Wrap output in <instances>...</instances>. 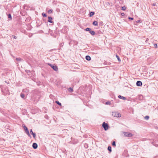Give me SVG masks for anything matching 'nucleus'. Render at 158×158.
<instances>
[{
  "mask_svg": "<svg viewBox=\"0 0 158 158\" xmlns=\"http://www.w3.org/2000/svg\"><path fill=\"white\" fill-rule=\"evenodd\" d=\"M93 24L94 25L97 26L98 25V22L97 21H94L93 23Z\"/></svg>",
  "mask_w": 158,
  "mask_h": 158,
  "instance_id": "nucleus-15",
  "label": "nucleus"
},
{
  "mask_svg": "<svg viewBox=\"0 0 158 158\" xmlns=\"http://www.w3.org/2000/svg\"><path fill=\"white\" fill-rule=\"evenodd\" d=\"M112 145L113 146H116V143L115 141H113L112 143Z\"/></svg>",
  "mask_w": 158,
  "mask_h": 158,
  "instance_id": "nucleus-22",
  "label": "nucleus"
},
{
  "mask_svg": "<svg viewBox=\"0 0 158 158\" xmlns=\"http://www.w3.org/2000/svg\"><path fill=\"white\" fill-rule=\"evenodd\" d=\"M126 9V7L125 6L122 7V8L121 9L122 10H124Z\"/></svg>",
  "mask_w": 158,
  "mask_h": 158,
  "instance_id": "nucleus-26",
  "label": "nucleus"
},
{
  "mask_svg": "<svg viewBox=\"0 0 158 158\" xmlns=\"http://www.w3.org/2000/svg\"><path fill=\"white\" fill-rule=\"evenodd\" d=\"M95 14V12H91L89 14V16L91 17L92 16L94 15Z\"/></svg>",
  "mask_w": 158,
  "mask_h": 158,
  "instance_id": "nucleus-14",
  "label": "nucleus"
},
{
  "mask_svg": "<svg viewBox=\"0 0 158 158\" xmlns=\"http://www.w3.org/2000/svg\"><path fill=\"white\" fill-rule=\"evenodd\" d=\"M85 59L88 60H91L90 57L89 56H85Z\"/></svg>",
  "mask_w": 158,
  "mask_h": 158,
  "instance_id": "nucleus-10",
  "label": "nucleus"
},
{
  "mask_svg": "<svg viewBox=\"0 0 158 158\" xmlns=\"http://www.w3.org/2000/svg\"><path fill=\"white\" fill-rule=\"evenodd\" d=\"M102 126L103 127L105 131L107 130L109 127V126H108V124L105 122H104L102 123Z\"/></svg>",
  "mask_w": 158,
  "mask_h": 158,
  "instance_id": "nucleus-3",
  "label": "nucleus"
},
{
  "mask_svg": "<svg viewBox=\"0 0 158 158\" xmlns=\"http://www.w3.org/2000/svg\"><path fill=\"white\" fill-rule=\"evenodd\" d=\"M55 102L59 106H61V103L60 102L58 101H56Z\"/></svg>",
  "mask_w": 158,
  "mask_h": 158,
  "instance_id": "nucleus-16",
  "label": "nucleus"
},
{
  "mask_svg": "<svg viewBox=\"0 0 158 158\" xmlns=\"http://www.w3.org/2000/svg\"><path fill=\"white\" fill-rule=\"evenodd\" d=\"M42 16L44 17H46L47 16L46 14L44 13H42Z\"/></svg>",
  "mask_w": 158,
  "mask_h": 158,
  "instance_id": "nucleus-23",
  "label": "nucleus"
},
{
  "mask_svg": "<svg viewBox=\"0 0 158 158\" xmlns=\"http://www.w3.org/2000/svg\"><path fill=\"white\" fill-rule=\"evenodd\" d=\"M89 33H90L91 35H94L95 34V32L93 31H91V30L89 31Z\"/></svg>",
  "mask_w": 158,
  "mask_h": 158,
  "instance_id": "nucleus-13",
  "label": "nucleus"
},
{
  "mask_svg": "<svg viewBox=\"0 0 158 158\" xmlns=\"http://www.w3.org/2000/svg\"><path fill=\"white\" fill-rule=\"evenodd\" d=\"M121 15L122 16H123V15H124V13H121Z\"/></svg>",
  "mask_w": 158,
  "mask_h": 158,
  "instance_id": "nucleus-34",
  "label": "nucleus"
},
{
  "mask_svg": "<svg viewBox=\"0 0 158 158\" xmlns=\"http://www.w3.org/2000/svg\"><path fill=\"white\" fill-rule=\"evenodd\" d=\"M154 46L156 48H157V44H154Z\"/></svg>",
  "mask_w": 158,
  "mask_h": 158,
  "instance_id": "nucleus-33",
  "label": "nucleus"
},
{
  "mask_svg": "<svg viewBox=\"0 0 158 158\" xmlns=\"http://www.w3.org/2000/svg\"><path fill=\"white\" fill-rule=\"evenodd\" d=\"M148 40V39L147 38L146 41V42H147Z\"/></svg>",
  "mask_w": 158,
  "mask_h": 158,
  "instance_id": "nucleus-36",
  "label": "nucleus"
},
{
  "mask_svg": "<svg viewBox=\"0 0 158 158\" xmlns=\"http://www.w3.org/2000/svg\"><path fill=\"white\" fill-rule=\"evenodd\" d=\"M136 84L137 86H140L142 85V83L140 81H137L136 82Z\"/></svg>",
  "mask_w": 158,
  "mask_h": 158,
  "instance_id": "nucleus-6",
  "label": "nucleus"
},
{
  "mask_svg": "<svg viewBox=\"0 0 158 158\" xmlns=\"http://www.w3.org/2000/svg\"><path fill=\"white\" fill-rule=\"evenodd\" d=\"M118 98H120L121 99H123V100H126V98H125V97H123V96H122L121 95H119L118 96Z\"/></svg>",
  "mask_w": 158,
  "mask_h": 158,
  "instance_id": "nucleus-9",
  "label": "nucleus"
},
{
  "mask_svg": "<svg viewBox=\"0 0 158 158\" xmlns=\"http://www.w3.org/2000/svg\"><path fill=\"white\" fill-rule=\"evenodd\" d=\"M156 5V3H153L152 4V5L153 6H155Z\"/></svg>",
  "mask_w": 158,
  "mask_h": 158,
  "instance_id": "nucleus-35",
  "label": "nucleus"
},
{
  "mask_svg": "<svg viewBox=\"0 0 158 158\" xmlns=\"http://www.w3.org/2000/svg\"><path fill=\"white\" fill-rule=\"evenodd\" d=\"M128 19L130 20H132L134 19L133 18L131 17H128Z\"/></svg>",
  "mask_w": 158,
  "mask_h": 158,
  "instance_id": "nucleus-30",
  "label": "nucleus"
},
{
  "mask_svg": "<svg viewBox=\"0 0 158 158\" xmlns=\"http://www.w3.org/2000/svg\"><path fill=\"white\" fill-rule=\"evenodd\" d=\"M73 91V88H71V87H70L69 89V91L70 92H72Z\"/></svg>",
  "mask_w": 158,
  "mask_h": 158,
  "instance_id": "nucleus-18",
  "label": "nucleus"
},
{
  "mask_svg": "<svg viewBox=\"0 0 158 158\" xmlns=\"http://www.w3.org/2000/svg\"><path fill=\"white\" fill-rule=\"evenodd\" d=\"M116 57L117 58L118 60V61H121V60L120 59L118 56L117 55H116Z\"/></svg>",
  "mask_w": 158,
  "mask_h": 158,
  "instance_id": "nucleus-24",
  "label": "nucleus"
},
{
  "mask_svg": "<svg viewBox=\"0 0 158 158\" xmlns=\"http://www.w3.org/2000/svg\"><path fill=\"white\" fill-rule=\"evenodd\" d=\"M21 59L19 58H16V60L17 61H20L21 60Z\"/></svg>",
  "mask_w": 158,
  "mask_h": 158,
  "instance_id": "nucleus-28",
  "label": "nucleus"
},
{
  "mask_svg": "<svg viewBox=\"0 0 158 158\" xmlns=\"http://www.w3.org/2000/svg\"><path fill=\"white\" fill-rule=\"evenodd\" d=\"M123 133L124 134V136L126 137H131L133 135L132 134L130 133L125 132H124Z\"/></svg>",
  "mask_w": 158,
  "mask_h": 158,
  "instance_id": "nucleus-4",
  "label": "nucleus"
},
{
  "mask_svg": "<svg viewBox=\"0 0 158 158\" xmlns=\"http://www.w3.org/2000/svg\"><path fill=\"white\" fill-rule=\"evenodd\" d=\"M8 18L10 19H12L11 15L10 14H8Z\"/></svg>",
  "mask_w": 158,
  "mask_h": 158,
  "instance_id": "nucleus-27",
  "label": "nucleus"
},
{
  "mask_svg": "<svg viewBox=\"0 0 158 158\" xmlns=\"http://www.w3.org/2000/svg\"><path fill=\"white\" fill-rule=\"evenodd\" d=\"M110 103V102L109 101L107 102H106V104L107 105H109Z\"/></svg>",
  "mask_w": 158,
  "mask_h": 158,
  "instance_id": "nucleus-31",
  "label": "nucleus"
},
{
  "mask_svg": "<svg viewBox=\"0 0 158 158\" xmlns=\"http://www.w3.org/2000/svg\"><path fill=\"white\" fill-rule=\"evenodd\" d=\"M48 64L56 71H57L58 70L57 67L55 64L52 65L50 63H48Z\"/></svg>",
  "mask_w": 158,
  "mask_h": 158,
  "instance_id": "nucleus-1",
  "label": "nucleus"
},
{
  "mask_svg": "<svg viewBox=\"0 0 158 158\" xmlns=\"http://www.w3.org/2000/svg\"><path fill=\"white\" fill-rule=\"evenodd\" d=\"M112 115L116 117H120L121 116V114L118 112H113L112 113Z\"/></svg>",
  "mask_w": 158,
  "mask_h": 158,
  "instance_id": "nucleus-2",
  "label": "nucleus"
},
{
  "mask_svg": "<svg viewBox=\"0 0 158 158\" xmlns=\"http://www.w3.org/2000/svg\"><path fill=\"white\" fill-rule=\"evenodd\" d=\"M108 150L110 152H111L112 151V150H111V147L110 146H109L108 147Z\"/></svg>",
  "mask_w": 158,
  "mask_h": 158,
  "instance_id": "nucleus-17",
  "label": "nucleus"
},
{
  "mask_svg": "<svg viewBox=\"0 0 158 158\" xmlns=\"http://www.w3.org/2000/svg\"><path fill=\"white\" fill-rule=\"evenodd\" d=\"M52 9H50V10H49L48 11V12H49V13H52Z\"/></svg>",
  "mask_w": 158,
  "mask_h": 158,
  "instance_id": "nucleus-32",
  "label": "nucleus"
},
{
  "mask_svg": "<svg viewBox=\"0 0 158 158\" xmlns=\"http://www.w3.org/2000/svg\"><path fill=\"white\" fill-rule=\"evenodd\" d=\"M52 18L51 17L48 16V22L52 23H54V22L53 21H52Z\"/></svg>",
  "mask_w": 158,
  "mask_h": 158,
  "instance_id": "nucleus-5",
  "label": "nucleus"
},
{
  "mask_svg": "<svg viewBox=\"0 0 158 158\" xmlns=\"http://www.w3.org/2000/svg\"><path fill=\"white\" fill-rule=\"evenodd\" d=\"M25 131L26 133L27 134V135L31 137V136L29 133V131H28V129L27 130H26Z\"/></svg>",
  "mask_w": 158,
  "mask_h": 158,
  "instance_id": "nucleus-12",
  "label": "nucleus"
},
{
  "mask_svg": "<svg viewBox=\"0 0 158 158\" xmlns=\"http://www.w3.org/2000/svg\"><path fill=\"white\" fill-rule=\"evenodd\" d=\"M139 22H140L139 20H137V23H139Z\"/></svg>",
  "mask_w": 158,
  "mask_h": 158,
  "instance_id": "nucleus-37",
  "label": "nucleus"
},
{
  "mask_svg": "<svg viewBox=\"0 0 158 158\" xmlns=\"http://www.w3.org/2000/svg\"><path fill=\"white\" fill-rule=\"evenodd\" d=\"M20 96L22 98H24L25 97L24 94L22 93H21L20 94Z\"/></svg>",
  "mask_w": 158,
  "mask_h": 158,
  "instance_id": "nucleus-19",
  "label": "nucleus"
},
{
  "mask_svg": "<svg viewBox=\"0 0 158 158\" xmlns=\"http://www.w3.org/2000/svg\"><path fill=\"white\" fill-rule=\"evenodd\" d=\"M32 146L33 148L35 149H36L38 147L37 144L35 143H33Z\"/></svg>",
  "mask_w": 158,
  "mask_h": 158,
  "instance_id": "nucleus-7",
  "label": "nucleus"
},
{
  "mask_svg": "<svg viewBox=\"0 0 158 158\" xmlns=\"http://www.w3.org/2000/svg\"><path fill=\"white\" fill-rule=\"evenodd\" d=\"M23 127L25 131L28 129L27 128L25 125H24L23 126Z\"/></svg>",
  "mask_w": 158,
  "mask_h": 158,
  "instance_id": "nucleus-20",
  "label": "nucleus"
},
{
  "mask_svg": "<svg viewBox=\"0 0 158 158\" xmlns=\"http://www.w3.org/2000/svg\"><path fill=\"white\" fill-rule=\"evenodd\" d=\"M12 37L14 39H16L17 38V37L14 35H12Z\"/></svg>",
  "mask_w": 158,
  "mask_h": 158,
  "instance_id": "nucleus-29",
  "label": "nucleus"
},
{
  "mask_svg": "<svg viewBox=\"0 0 158 158\" xmlns=\"http://www.w3.org/2000/svg\"><path fill=\"white\" fill-rule=\"evenodd\" d=\"M25 131L26 133L27 134V135L31 137V136L29 133V131H28V129L27 130H26Z\"/></svg>",
  "mask_w": 158,
  "mask_h": 158,
  "instance_id": "nucleus-11",
  "label": "nucleus"
},
{
  "mask_svg": "<svg viewBox=\"0 0 158 158\" xmlns=\"http://www.w3.org/2000/svg\"><path fill=\"white\" fill-rule=\"evenodd\" d=\"M144 118L145 119L147 120L149 118V117L148 116H146L145 117H144Z\"/></svg>",
  "mask_w": 158,
  "mask_h": 158,
  "instance_id": "nucleus-21",
  "label": "nucleus"
},
{
  "mask_svg": "<svg viewBox=\"0 0 158 158\" xmlns=\"http://www.w3.org/2000/svg\"><path fill=\"white\" fill-rule=\"evenodd\" d=\"M85 31H90L91 30V29L89 28H87L85 29Z\"/></svg>",
  "mask_w": 158,
  "mask_h": 158,
  "instance_id": "nucleus-25",
  "label": "nucleus"
},
{
  "mask_svg": "<svg viewBox=\"0 0 158 158\" xmlns=\"http://www.w3.org/2000/svg\"><path fill=\"white\" fill-rule=\"evenodd\" d=\"M30 131V132L31 133V134L33 135V138L34 139H35V137H36V134H35V133H34L33 132L32 129H31Z\"/></svg>",
  "mask_w": 158,
  "mask_h": 158,
  "instance_id": "nucleus-8",
  "label": "nucleus"
}]
</instances>
